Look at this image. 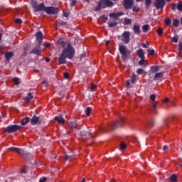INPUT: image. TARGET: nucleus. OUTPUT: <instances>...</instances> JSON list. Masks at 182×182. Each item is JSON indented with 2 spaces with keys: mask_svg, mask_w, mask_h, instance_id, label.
<instances>
[{
  "mask_svg": "<svg viewBox=\"0 0 182 182\" xmlns=\"http://www.w3.org/2000/svg\"><path fill=\"white\" fill-rule=\"evenodd\" d=\"M75 56V48L69 43H65L61 54L58 57L59 65H65L66 63V58L68 59H73Z\"/></svg>",
  "mask_w": 182,
  "mask_h": 182,
  "instance_id": "1",
  "label": "nucleus"
},
{
  "mask_svg": "<svg viewBox=\"0 0 182 182\" xmlns=\"http://www.w3.org/2000/svg\"><path fill=\"white\" fill-rule=\"evenodd\" d=\"M122 42L123 43H129L130 42V31H124L120 36Z\"/></svg>",
  "mask_w": 182,
  "mask_h": 182,
  "instance_id": "2",
  "label": "nucleus"
},
{
  "mask_svg": "<svg viewBox=\"0 0 182 182\" xmlns=\"http://www.w3.org/2000/svg\"><path fill=\"white\" fill-rule=\"evenodd\" d=\"M44 12L48 14V15H55L59 12V9L56 7L53 6H49V7H46Z\"/></svg>",
  "mask_w": 182,
  "mask_h": 182,
  "instance_id": "3",
  "label": "nucleus"
},
{
  "mask_svg": "<svg viewBox=\"0 0 182 182\" xmlns=\"http://www.w3.org/2000/svg\"><path fill=\"white\" fill-rule=\"evenodd\" d=\"M154 5L156 9H163L166 6L165 0H154Z\"/></svg>",
  "mask_w": 182,
  "mask_h": 182,
  "instance_id": "4",
  "label": "nucleus"
},
{
  "mask_svg": "<svg viewBox=\"0 0 182 182\" xmlns=\"http://www.w3.org/2000/svg\"><path fill=\"white\" fill-rule=\"evenodd\" d=\"M20 129H22V127L19 125H12L7 127L6 132L7 133H15V132H18Z\"/></svg>",
  "mask_w": 182,
  "mask_h": 182,
  "instance_id": "5",
  "label": "nucleus"
},
{
  "mask_svg": "<svg viewBox=\"0 0 182 182\" xmlns=\"http://www.w3.org/2000/svg\"><path fill=\"white\" fill-rule=\"evenodd\" d=\"M119 50L121 55H122V56H124V57L127 56V53H129V51L126 48V46L124 45L119 46Z\"/></svg>",
  "mask_w": 182,
  "mask_h": 182,
  "instance_id": "6",
  "label": "nucleus"
},
{
  "mask_svg": "<svg viewBox=\"0 0 182 182\" xmlns=\"http://www.w3.org/2000/svg\"><path fill=\"white\" fill-rule=\"evenodd\" d=\"M134 0H124V6L125 9H132L133 8Z\"/></svg>",
  "mask_w": 182,
  "mask_h": 182,
  "instance_id": "7",
  "label": "nucleus"
},
{
  "mask_svg": "<svg viewBox=\"0 0 182 182\" xmlns=\"http://www.w3.org/2000/svg\"><path fill=\"white\" fill-rule=\"evenodd\" d=\"M122 15H124L123 12L111 13L109 14V17L111 19H113V21H117V19H119V17L122 16Z\"/></svg>",
  "mask_w": 182,
  "mask_h": 182,
  "instance_id": "8",
  "label": "nucleus"
},
{
  "mask_svg": "<svg viewBox=\"0 0 182 182\" xmlns=\"http://www.w3.org/2000/svg\"><path fill=\"white\" fill-rule=\"evenodd\" d=\"M55 122H58L59 124H65V119H63V117H62L61 114L55 117Z\"/></svg>",
  "mask_w": 182,
  "mask_h": 182,
  "instance_id": "9",
  "label": "nucleus"
},
{
  "mask_svg": "<svg viewBox=\"0 0 182 182\" xmlns=\"http://www.w3.org/2000/svg\"><path fill=\"white\" fill-rule=\"evenodd\" d=\"M36 41L37 42H38L39 45H41V43H42V41H43V34H42V32L38 31L36 34Z\"/></svg>",
  "mask_w": 182,
  "mask_h": 182,
  "instance_id": "10",
  "label": "nucleus"
},
{
  "mask_svg": "<svg viewBox=\"0 0 182 182\" xmlns=\"http://www.w3.org/2000/svg\"><path fill=\"white\" fill-rule=\"evenodd\" d=\"M45 9H46L45 4H43V3H41V4L35 7L34 12H39L41 11H45Z\"/></svg>",
  "mask_w": 182,
  "mask_h": 182,
  "instance_id": "11",
  "label": "nucleus"
},
{
  "mask_svg": "<svg viewBox=\"0 0 182 182\" xmlns=\"http://www.w3.org/2000/svg\"><path fill=\"white\" fill-rule=\"evenodd\" d=\"M122 122H123V117H120L119 121H116L112 124L111 126L112 129H116L117 126H121Z\"/></svg>",
  "mask_w": 182,
  "mask_h": 182,
  "instance_id": "12",
  "label": "nucleus"
},
{
  "mask_svg": "<svg viewBox=\"0 0 182 182\" xmlns=\"http://www.w3.org/2000/svg\"><path fill=\"white\" fill-rule=\"evenodd\" d=\"M31 53H36V55H41V44H38L36 48L33 49Z\"/></svg>",
  "mask_w": 182,
  "mask_h": 182,
  "instance_id": "13",
  "label": "nucleus"
},
{
  "mask_svg": "<svg viewBox=\"0 0 182 182\" xmlns=\"http://www.w3.org/2000/svg\"><path fill=\"white\" fill-rule=\"evenodd\" d=\"M163 77V73H157L154 76V80H160Z\"/></svg>",
  "mask_w": 182,
  "mask_h": 182,
  "instance_id": "14",
  "label": "nucleus"
},
{
  "mask_svg": "<svg viewBox=\"0 0 182 182\" xmlns=\"http://www.w3.org/2000/svg\"><path fill=\"white\" fill-rule=\"evenodd\" d=\"M136 54L138 55L139 58H140V59L144 58V52L143 51V49H139L136 51Z\"/></svg>",
  "mask_w": 182,
  "mask_h": 182,
  "instance_id": "15",
  "label": "nucleus"
},
{
  "mask_svg": "<svg viewBox=\"0 0 182 182\" xmlns=\"http://www.w3.org/2000/svg\"><path fill=\"white\" fill-rule=\"evenodd\" d=\"M12 56H14V53L12 52H7L5 53V58H6V60H8V62H9Z\"/></svg>",
  "mask_w": 182,
  "mask_h": 182,
  "instance_id": "16",
  "label": "nucleus"
},
{
  "mask_svg": "<svg viewBox=\"0 0 182 182\" xmlns=\"http://www.w3.org/2000/svg\"><path fill=\"white\" fill-rule=\"evenodd\" d=\"M32 99H33V96H32V93L30 92L28 94V96L24 98V100L26 103H29Z\"/></svg>",
  "mask_w": 182,
  "mask_h": 182,
  "instance_id": "17",
  "label": "nucleus"
},
{
  "mask_svg": "<svg viewBox=\"0 0 182 182\" xmlns=\"http://www.w3.org/2000/svg\"><path fill=\"white\" fill-rule=\"evenodd\" d=\"M14 151H16V153H18V154H21V156H25V154H26L25 153V151H23V149H19V148H16L14 149Z\"/></svg>",
  "mask_w": 182,
  "mask_h": 182,
  "instance_id": "18",
  "label": "nucleus"
},
{
  "mask_svg": "<svg viewBox=\"0 0 182 182\" xmlns=\"http://www.w3.org/2000/svg\"><path fill=\"white\" fill-rule=\"evenodd\" d=\"M14 151H16V153H18V154H21V156H25V154H26L25 153V151H23V149H19V148H16L14 149Z\"/></svg>",
  "mask_w": 182,
  "mask_h": 182,
  "instance_id": "19",
  "label": "nucleus"
},
{
  "mask_svg": "<svg viewBox=\"0 0 182 182\" xmlns=\"http://www.w3.org/2000/svg\"><path fill=\"white\" fill-rule=\"evenodd\" d=\"M36 123H39V117L34 116L31 119V124H36Z\"/></svg>",
  "mask_w": 182,
  "mask_h": 182,
  "instance_id": "20",
  "label": "nucleus"
},
{
  "mask_svg": "<svg viewBox=\"0 0 182 182\" xmlns=\"http://www.w3.org/2000/svg\"><path fill=\"white\" fill-rule=\"evenodd\" d=\"M65 43H65V41H63V38H59L57 41V45H59L60 46H63V48H64Z\"/></svg>",
  "mask_w": 182,
  "mask_h": 182,
  "instance_id": "21",
  "label": "nucleus"
},
{
  "mask_svg": "<svg viewBox=\"0 0 182 182\" xmlns=\"http://www.w3.org/2000/svg\"><path fill=\"white\" fill-rule=\"evenodd\" d=\"M123 23H124V25H130L132 23V19L124 18L123 19Z\"/></svg>",
  "mask_w": 182,
  "mask_h": 182,
  "instance_id": "22",
  "label": "nucleus"
},
{
  "mask_svg": "<svg viewBox=\"0 0 182 182\" xmlns=\"http://www.w3.org/2000/svg\"><path fill=\"white\" fill-rule=\"evenodd\" d=\"M134 32L136 34L140 33V26L137 25L134 26Z\"/></svg>",
  "mask_w": 182,
  "mask_h": 182,
  "instance_id": "23",
  "label": "nucleus"
},
{
  "mask_svg": "<svg viewBox=\"0 0 182 182\" xmlns=\"http://www.w3.org/2000/svg\"><path fill=\"white\" fill-rule=\"evenodd\" d=\"M139 63L141 65V66L144 65L145 68H146V66H147V62L144 60V58H141Z\"/></svg>",
  "mask_w": 182,
  "mask_h": 182,
  "instance_id": "24",
  "label": "nucleus"
},
{
  "mask_svg": "<svg viewBox=\"0 0 182 182\" xmlns=\"http://www.w3.org/2000/svg\"><path fill=\"white\" fill-rule=\"evenodd\" d=\"M28 123H29V117H26L21 120V124L23 126L28 124Z\"/></svg>",
  "mask_w": 182,
  "mask_h": 182,
  "instance_id": "25",
  "label": "nucleus"
},
{
  "mask_svg": "<svg viewBox=\"0 0 182 182\" xmlns=\"http://www.w3.org/2000/svg\"><path fill=\"white\" fill-rule=\"evenodd\" d=\"M151 71L152 73H156V72H159V66H151Z\"/></svg>",
  "mask_w": 182,
  "mask_h": 182,
  "instance_id": "26",
  "label": "nucleus"
},
{
  "mask_svg": "<svg viewBox=\"0 0 182 182\" xmlns=\"http://www.w3.org/2000/svg\"><path fill=\"white\" fill-rule=\"evenodd\" d=\"M112 19L109 20V21L108 22V25L109 28H114V26H116V25H117V23H116L115 21L114 22H111Z\"/></svg>",
  "mask_w": 182,
  "mask_h": 182,
  "instance_id": "27",
  "label": "nucleus"
},
{
  "mask_svg": "<svg viewBox=\"0 0 182 182\" xmlns=\"http://www.w3.org/2000/svg\"><path fill=\"white\" fill-rule=\"evenodd\" d=\"M69 127L71 129H76V127H77V124L76 122H70L69 124Z\"/></svg>",
  "mask_w": 182,
  "mask_h": 182,
  "instance_id": "28",
  "label": "nucleus"
},
{
  "mask_svg": "<svg viewBox=\"0 0 182 182\" xmlns=\"http://www.w3.org/2000/svg\"><path fill=\"white\" fill-rule=\"evenodd\" d=\"M127 147V145L124 144V142H121L120 146H119V149L120 150H124Z\"/></svg>",
  "mask_w": 182,
  "mask_h": 182,
  "instance_id": "29",
  "label": "nucleus"
},
{
  "mask_svg": "<svg viewBox=\"0 0 182 182\" xmlns=\"http://www.w3.org/2000/svg\"><path fill=\"white\" fill-rule=\"evenodd\" d=\"M149 28H150V26H149L148 24H146V25L143 26V27H142L143 32L146 33L147 31H149Z\"/></svg>",
  "mask_w": 182,
  "mask_h": 182,
  "instance_id": "30",
  "label": "nucleus"
},
{
  "mask_svg": "<svg viewBox=\"0 0 182 182\" xmlns=\"http://www.w3.org/2000/svg\"><path fill=\"white\" fill-rule=\"evenodd\" d=\"M85 112L87 116H90V113L92 112V108L90 107H87Z\"/></svg>",
  "mask_w": 182,
  "mask_h": 182,
  "instance_id": "31",
  "label": "nucleus"
},
{
  "mask_svg": "<svg viewBox=\"0 0 182 182\" xmlns=\"http://www.w3.org/2000/svg\"><path fill=\"white\" fill-rule=\"evenodd\" d=\"M170 180H171V182L177 181V176L171 175V177H170Z\"/></svg>",
  "mask_w": 182,
  "mask_h": 182,
  "instance_id": "32",
  "label": "nucleus"
},
{
  "mask_svg": "<svg viewBox=\"0 0 182 182\" xmlns=\"http://www.w3.org/2000/svg\"><path fill=\"white\" fill-rule=\"evenodd\" d=\"M180 23V21L177 19H175L173 21V25L175 26V28H177L178 26V24Z\"/></svg>",
  "mask_w": 182,
  "mask_h": 182,
  "instance_id": "33",
  "label": "nucleus"
},
{
  "mask_svg": "<svg viewBox=\"0 0 182 182\" xmlns=\"http://www.w3.org/2000/svg\"><path fill=\"white\" fill-rule=\"evenodd\" d=\"M145 5L146 8H150V5H151V0H145Z\"/></svg>",
  "mask_w": 182,
  "mask_h": 182,
  "instance_id": "34",
  "label": "nucleus"
},
{
  "mask_svg": "<svg viewBox=\"0 0 182 182\" xmlns=\"http://www.w3.org/2000/svg\"><path fill=\"white\" fill-rule=\"evenodd\" d=\"M96 89H97V85H95L94 83H92L91 87H90V90H92V92H93Z\"/></svg>",
  "mask_w": 182,
  "mask_h": 182,
  "instance_id": "35",
  "label": "nucleus"
},
{
  "mask_svg": "<svg viewBox=\"0 0 182 182\" xmlns=\"http://www.w3.org/2000/svg\"><path fill=\"white\" fill-rule=\"evenodd\" d=\"M164 23H165V25L168 26V25H170L171 23V20L170 18H166L164 20Z\"/></svg>",
  "mask_w": 182,
  "mask_h": 182,
  "instance_id": "36",
  "label": "nucleus"
},
{
  "mask_svg": "<svg viewBox=\"0 0 182 182\" xmlns=\"http://www.w3.org/2000/svg\"><path fill=\"white\" fill-rule=\"evenodd\" d=\"M13 82L15 83V85H18L21 83L19 81V78L14 77L13 78Z\"/></svg>",
  "mask_w": 182,
  "mask_h": 182,
  "instance_id": "37",
  "label": "nucleus"
},
{
  "mask_svg": "<svg viewBox=\"0 0 182 182\" xmlns=\"http://www.w3.org/2000/svg\"><path fill=\"white\" fill-rule=\"evenodd\" d=\"M31 5H32L33 9H35V8H36V6H38V3L36 2V1L33 0V1H31Z\"/></svg>",
  "mask_w": 182,
  "mask_h": 182,
  "instance_id": "38",
  "label": "nucleus"
},
{
  "mask_svg": "<svg viewBox=\"0 0 182 182\" xmlns=\"http://www.w3.org/2000/svg\"><path fill=\"white\" fill-rule=\"evenodd\" d=\"M156 32L159 36H161L163 35V28H159Z\"/></svg>",
  "mask_w": 182,
  "mask_h": 182,
  "instance_id": "39",
  "label": "nucleus"
},
{
  "mask_svg": "<svg viewBox=\"0 0 182 182\" xmlns=\"http://www.w3.org/2000/svg\"><path fill=\"white\" fill-rule=\"evenodd\" d=\"M178 11H181L182 12V2H180L177 4Z\"/></svg>",
  "mask_w": 182,
  "mask_h": 182,
  "instance_id": "40",
  "label": "nucleus"
},
{
  "mask_svg": "<svg viewBox=\"0 0 182 182\" xmlns=\"http://www.w3.org/2000/svg\"><path fill=\"white\" fill-rule=\"evenodd\" d=\"M132 11L133 12H140V7L134 6Z\"/></svg>",
  "mask_w": 182,
  "mask_h": 182,
  "instance_id": "41",
  "label": "nucleus"
},
{
  "mask_svg": "<svg viewBox=\"0 0 182 182\" xmlns=\"http://www.w3.org/2000/svg\"><path fill=\"white\" fill-rule=\"evenodd\" d=\"M172 42H174L175 43H177L178 42V36H174L172 38Z\"/></svg>",
  "mask_w": 182,
  "mask_h": 182,
  "instance_id": "42",
  "label": "nucleus"
},
{
  "mask_svg": "<svg viewBox=\"0 0 182 182\" xmlns=\"http://www.w3.org/2000/svg\"><path fill=\"white\" fill-rule=\"evenodd\" d=\"M132 83H134L136 82V75H133L131 78Z\"/></svg>",
  "mask_w": 182,
  "mask_h": 182,
  "instance_id": "43",
  "label": "nucleus"
},
{
  "mask_svg": "<svg viewBox=\"0 0 182 182\" xmlns=\"http://www.w3.org/2000/svg\"><path fill=\"white\" fill-rule=\"evenodd\" d=\"M15 23H17L18 25H21V23H22V20H21L20 18H17L15 20Z\"/></svg>",
  "mask_w": 182,
  "mask_h": 182,
  "instance_id": "44",
  "label": "nucleus"
},
{
  "mask_svg": "<svg viewBox=\"0 0 182 182\" xmlns=\"http://www.w3.org/2000/svg\"><path fill=\"white\" fill-rule=\"evenodd\" d=\"M149 97H150L151 100H153V102H154V100H156V95H154V94L151 95Z\"/></svg>",
  "mask_w": 182,
  "mask_h": 182,
  "instance_id": "45",
  "label": "nucleus"
},
{
  "mask_svg": "<svg viewBox=\"0 0 182 182\" xmlns=\"http://www.w3.org/2000/svg\"><path fill=\"white\" fill-rule=\"evenodd\" d=\"M138 75H142L143 74V69L139 68L136 71Z\"/></svg>",
  "mask_w": 182,
  "mask_h": 182,
  "instance_id": "46",
  "label": "nucleus"
},
{
  "mask_svg": "<svg viewBox=\"0 0 182 182\" xmlns=\"http://www.w3.org/2000/svg\"><path fill=\"white\" fill-rule=\"evenodd\" d=\"M64 77H65V79H69V73H64Z\"/></svg>",
  "mask_w": 182,
  "mask_h": 182,
  "instance_id": "47",
  "label": "nucleus"
},
{
  "mask_svg": "<svg viewBox=\"0 0 182 182\" xmlns=\"http://www.w3.org/2000/svg\"><path fill=\"white\" fill-rule=\"evenodd\" d=\"M171 9L173 11H176V9H177V5L173 4L171 6Z\"/></svg>",
  "mask_w": 182,
  "mask_h": 182,
  "instance_id": "48",
  "label": "nucleus"
},
{
  "mask_svg": "<svg viewBox=\"0 0 182 182\" xmlns=\"http://www.w3.org/2000/svg\"><path fill=\"white\" fill-rule=\"evenodd\" d=\"M148 52H149V55H154V50H148Z\"/></svg>",
  "mask_w": 182,
  "mask_h": 182,
  "instance_id": "49",
  "label": "nucleus"
},
{
  "mask_svg": "<svg viewBox=\"0 0 182 182\" xmlns=\"http://www.w3.org/2000/svg\"><path fill=\"white\" fill-rule=\"evenodd\" d=\"M75 5H76V1L73 0V1H72V3H71V4H70V6L73 7V6H75Z\"/></svg>",
  "mask_w": 182,
  "mask_h": 182,
  "instance_id": "50",
  "label": "nucleus"
},
{
  "mask_svg": "<svg viewBox=\"0 0 182 182\" xmlns=\"http://www.w3.org/2000/svg\"><path fill=\"white\" fill-rule=\"evenodd\" d=\"M153 124H154V121H151V122L149 123V127H153Z\"/></svg>",
  "mask_w": 182,
  "mask_h": 182,
  "instance_id": "51",
  "label": "nucleus"
},
{
  "mask_svg": "<svg viewBox=\"0 0 182 182\" xmlns=\"http://www.w3.org/2000/svg\"><path fill=\"white\" fill-rule=\"evenodd\" d=\"M59 23H60V25H61L62 26L66 25V23H65V21H60L59 22Z\"/></svg>",
  "mask_w": 182,
  "mask_h": 182,
  "instance_id": "52",
  "label": "nucleus"
},
{
  "mask_svg": "<svg viewBox=\"0 0 182 182\" xmlns=\"http://www.w3.org/2000/svg\"><path fill=\"white\" fill-rule=\"evenodd\" d=\"M63 16H65V18H68V16H69V13L68 12H63Z\"/></svg>",
  "mask_w": 182,
  "mask_h": 182,
  "instance_id": "53",
  "label": "nucleus"
},
{
  "mask_svg": "<svg viewBox=\"0 0 182 182\" xmlns=\"http://www.w3.org/2000/svg\"><path fill=\"white\" fill-rule=\"evenodd\" d=\"M102 19H103L104 21L106 22V21H107V17H106V16L103 15V16H102Z\"/></svg>",
  "mask_w": 182,
  "mask_h": 182,
  "instance_id": "54",
  "label": "nucleus"
},
{
  "mask_svg": "<svg viewBox=\"0 0 182 182\" xmlns=\"http://www.w3.org/2000/svg\"><path fill=\"white\" fill-rule=\"evenodd\" d=\"M163 150L164 151H166V150H168V146L167 145L164 146Z\"/></svg>",
  "mask_w": 182,
  "mask_h": 182,
  "instance_id": "55",
  "label": "nucleus"
},
{
  "mask_svg": "<svg viewBox=\"0 0 182 182\" xmlns=\"http://www.w3.org/2000/svg\"><path fill=\"white\" fill-rule=\"evenodd\" d=\"M178 50H179L180 52H181V50H182V43H179Z\"/></svg>",
  "mask_w": 182,
  "mask_h": 182,
  "instance_id": "56",
  "label": "nucleus"
},
{
  "mask_svg": "<svg viewBox=\"0 0 182 182\" xmlns=\"http://www.w3.org/2000/svg\"><path fill=\"white\" fill-rule=\"evenodd\" d=\"M40 182H46V178H42L39 181Z\"/></svg>",
  "mask_w": 182,
  "mask_h": 182,
  "instance_id": "57",
  "label": "nucleus"
},
{
  "mask_svg": "<svg viewBox=\"0 0 182 182\" xmlns=\"http://www.w3.org/2000/svg\"><path fill=\"white\" fill-rule=\"evenodd\" d=\"M64 159H65V160H69V159H70V156H69L68 155H65L64 156Z\"/></svg>",
  "mask_w": 182,
  "mask_h": 182,
  "instance_id": "58",
  "label": "nucleus"
},
{
  "mask_svg": "<svg viewBox=\"0 0 182 182\" xmlns=\"http://www.w3.org/2000/svg\"><path fill=\"white\" fill-rule=\"evenodd\" d=\"M152 107H154V109H156V107H157V103L154 102L152 105Z\"/></svg>",
  "mask_w": 182,
  "mask_h": 182,
  "instance_id": "59",
  "label": "nucleus"
},
{
  "mask_svg": "<svg viewBox=\"0 0 182 182\" xmlns=\"http://www.w3.org/2000/svg\"><path fill=\"white\" fill-rule=\"evenodd\" d=\"M50 46V43H47L45 45V48H49Z\"/></svg>",
  "mask_w": 182,
  "mask_h": 182,
  "instance_id": "60",
  "label": "nucleus"
},
{
  "mask_svg": "<svg viewBox=\"0 0 182 182\" xmlns=\"http://www.w3.org/2000/svg\"><path fill=\"white\" fill-rule=\"evenodd\" d=\"M141 45H142L143 48H145V49H147V48H148L147 45H146L144 43H142Z\"/></svg>",
  "mask_w": 182,
  "mask_h": 182,
  "instance_id": "61",
  "label": "nucleus"
},
{
  "mask_svg": "<svg viewBox=\"0 0 182 182\" xmlns=\"http://www.w3.org/2000/svg\"><path fill=\"white\" fill-rule=\"evenodd\" d=\"M16 149V147H11V148H9V150H13L14 151H15Z\"/></svg>",
  "mask_w": 182,
  "mask_h": 182,
  "instance_id": "62",
  "label": "nucleus"
},
{
  "mask_svg": "<svg viewBox=\"0 0 182 182\" xmlns=\"http://www.w3.org/2000/svg\"><path fill=\"white\" fill-rule=\"evenodd\" d=\"M164 103H167L168 102V98H166L164 100Z\"/></svg>",
  "mask_w": 182,
  "mask_h": 182,
  "instance_id": "63",
  "label": "nucleus"
},
{
  "mask_svg": "<svg viewBox=\"0 0 182 182\" xmlns=\"http://www.w3.org/2000/svg\"><path fill=\"white\" fill-rule=\"evenodd\" d=\"M50 58H46V62H50Z\"/></svg>",
  "mask_w": 182,
  "mask_h": 182,
  "instance_id": "64",
  "label": "nucleus"
}]
</instances>
